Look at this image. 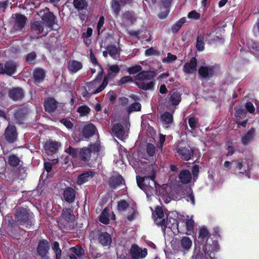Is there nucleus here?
I'll return each instance as SVG.
<instances>
[{
	"instance_id": "obj_1",
	"label": "nucleus",
	"mask_w": 259,
	"mask_h": 259,
	"mask_svg": "<svg viewBox=\"0 0 259 259\" xmlns=\"http://www.w3.org/2000/svg\"><path fill=\"white\" fill-rule=\"evenodd\" d=\"M192 179H180L178 181L171 182L168 184L167 193H169L177 200L185 198L186 200L194 205L195 197L193 190L189 185Z\"/></svg>"
},
{
	"instance_id": "obj_2",
	"label": "nucleus",
	"mask_w": 259,
	"mask_h": 259,
	"mask_svg": "<svg viewBox=\"0 0 259 259\" xmlns=\"http://www.w3.org/2000/svg\"><path fill=\"white\" fill-rule=\"evenodd\" d=\"M156 75L154 71H141L135 76L136 84L141 90L152 91L155 85L154 78Z\"/></svg>"
},
{
	"instance_id": "obj_3",
	"label": "nucleus",
	"mask_w": 259,
	"mask_h": 259,
	"mask_svg": "<svg viewBox=\"0 0 259 259\" xmlns=\"http://www.w3.org/2000/svg\"><path fill=\"white\" fill-rule=\"evenodd\" d=\"M220 246L218 242L212 241V244L206 242L203 244L202 250L199 247L196 253L195 259H213L214 253L219 250Z\"/></svg>"
},
{
	"instance_id": "obj_4",
	"label": "nucleus",
	"mask_w": 259,
	"mask_h": 259,
	"mask_svg": "<svg viewBox=\"0 0 259 259\" xmlns=\"http://www.w3.org/2000/svg\"><path fill=\"white\" fill-rule=\"evenodd\" d=\"M29 217V209L23 207H19L15 214V219L18 224L25 226L26 227H30L31 225V222Z\"/></svg>"
},
{
	"instance_id": "obj_5",
	"label": "nucleus",
	"mask_w": 259,
	"mask_h": 259,
	"mask_svg": "<svg viewBox=\"0 0 259 259\" xmlns=\"http://www.w3.org/2000/svg\"><path fill=\"white\" fill-rule=\"evenodd\" d=\"M74 7L78 12V16L82 20H87L90 14L89 3L87 0H73Z\"/></svg>"
},
{
	"instance_id": "obj_6",
	"label": "nucleus",
	"mask_w": 259,
	"mask_h": 259,
	"mask_svg": "<svg viewBox=\"0 0 259 259\" xmlns=\"http://www.w3.org/2000/svg\"><path fill=\"white\" fill-rule=\"evenodd\" d=\"M3 136L9 144H14L18 139V132L17 127L13 123L9 122L5 130Z\"/></svg>"
},
{
	"instance_id": "obj_7",
	"label": "nucleus",
	"mask_w": 259,
	"mask_h": 259,
	"mask_svg": "<svg viewBox=\"0 0 259 259\" xmlns=\"http://www.w3.org/2000/svg\"><path fill=\"white\" fill-rule=\"evenodd\" d=\"M28 113L27 107L20 106L14 111L13 115L14 121L19 125L25 123Z\"/></svg>"
},
{
	"instance_id": "obj_8",
	"label": "nucleus",
	"mask_w": 259,
	"mask_h": 259,
	"mask_svg": "<svg viewBox=\"0 0 259 259\" xmlns=\"http://www.w3.org/2000/svg\"><path fill=\"white\" fill-rule=\"evenodd\" d=\"M175 151L183 160L188 161L193 156L194 149L189 145H179Z\"/></svg>"
},
{
	"instance_id": "obj_9",
	"label": "nucleus",
	"mask_w": 259,
	"mask_h": 259,
	"mask_svg": "<svg viewBox=\"0 0 259 259\" xmlns=\"http://www.w3.org/2000/svg\"><path fill=\"white\" fill-rule=\"evenodd\" d=\"M204 65L201 66L198 69V74L201 78L209 80L215 74V65H205V63H202Z\"/></svg>"
},
{
	"instance_id": "obj_10",
	"label": "nucleus",
	"mask_w": 259,
	"mask_h": 259,
	"mask_svg": "<svg viewBox=\"0 0 259 259\" xmlns=\"http://www.w3.org/2000/svg\"><path fill=\"white\" fill-rule=\"evenodd\" d=\"M40 18L41 21L47 27L50 28V31L53 30L54 26L57 24L56 17L49 9L44 11Z\"/></svg>"
},
{
	"instance_id": "obj_11",
	"label": "nucleus",
	"mask_w": 259,
	"mask_h": 259,
	"mask_svg": "<svg viewBox=\"0 0 259 259\" xmlns=\"http://www.w3.org/2000/svg\"><path fill=\"white\" fill-rule=\"evenodd\" d=\"M8 96L12 101L16 102L21 101L25 97V92L21 87H13L9 89Z\"/></svg>"
},
{
	"instance_id": "obj_12",
	"label": "nucleus",
	"mask_w": 259,
	"mask_h": 259,
	"mask_svg": "<svg viewBox=\"0 0 259 259\" xmlns=\"http://www.w3.org/2000/svg\"><path fill=\"white\" fill-rule=\"evenodd\" d=\"M129 253L132 259H142L145 258L147 254L146 248H141L136 244L132 245Z\"/></svg>"
},
{
	"instance_id": "obj_13",
	"label": "nucleus",
	"mask_w": 259,
	"mask_h": 259,
	"mask_svg": "<svg viewBox=\"0 0 259 259\" xmlns=\"http://www.w3.org/2000/svg\"><path fill=\"white\" fill-rule=\"evenodd\" d=\"M77 192L71 187H67L63 190L62 199L68 203L74 202Z\"/></svg>"
},
{
	"instance_id": "obj_14",
	"label": "nucleus",
	"mask_w": 259,
	"mask_h": 259,
	"mask_svg": "<svg viewBox=\"0 0 259 259\" xmlns=\"http://www.w3.org/2000/svg\"><path fill=\"white\" fill-rule=\"evenodd\" d=\"M16 65L12 61H7L4 64L1 63L0 74H6L9 76H11L16 72Z\"/></svg>"
},
{
	"instance_id": "obj_15",
	"label": "nucleus",
	"mask_w": 259,
	"mask_h": 259,
	"mask_svg": "<svg viewBox=\"0 0 259 259\" xmlns=\"http://www.w3.org/2000/svg\"><path fill=\"white\" fill-rule=\"evenodd\" d=\"M182 93L177 90H173L170 91L167 96V103L174 106H177L181 102Z\"/></svg>"
},
{
	"instance_id": "obj_16",
	"label": "nucleus",
	"mask_w": 259,
	"mask_h": 259,
	"mask_svg": "<svg viewBox=\"0 0 259 259\" xmlns=\"http://www.w3.org/2000/svg\"><path fill=\"white\" fill-rule=\"evenodd\" d=\"M88 87L89 92L91 93V95L97 94L101 92L107 86L106 79H103L101 84L97 88V83L95 81H92L91 82H88L86 83Z\"/></svg>"
},
{
	"instance_id": "obj_17",
	"label": "nucleus",
	"mask_w": 259,
	"mask_h": 259,
	"mask_svg": "<svg viewBox=\"0 0 259 259\" xmlns=\"http://www.w3.org/2000/svg\"><path fill=\"white\" fill-rule=\"evenodd\" d=\"M197 65V60L195 57H193L189 62L185 63L183 71L186 74H192L196 71Z\"/></svg>"
},
{
	"instance_id": "obj_18",
	"label": "nucleus",
	"mask_w": 259,
	"mask_h": 259,
	"mask_svg": "<svg viewBox=\"0 0 259 259\" xmlns=\"http://www.w3.org/2000/svg\"><path fill=\"white\" fill-rule=\"evenodd\" d=\"M27 19L22 14H16L13 28L15 31H21L25 27Z\"/></svg>"
},
{
	"instance_id": "obj_19",
	"label": "nucleus",
	"mask_w": 259,
	"mask_h": 259,
	"mask_svg": "<svg viewBox=\"0 0 259 259\" xmlns=\"http://www.w3.org/2000/svg\"><path fill=\"white\" fill-rule=\"evenodd\" d=\"M60 145L58 142L48 140L44 143V148L48 155L53 154L58 151Z\"/></svg>"
},
{
	"instance_id": "obj_20",
	"label": "nucleus",
	"mask_w": 259,
	"mask_h": 259,
	"mask_svg": "<svg viewBox=\"0 0 259 259\" xmlns=\"http://www.w3.org/2000/svg\"><path fill=\"white\" fill-rule=\"evenodd\" d=\"M33 82L36 85H38L45 80L46 72L44 69L41 68H36L34 69L32 73Z\"/></svg>"
},
{
	"instance_id": "obj_21",
	"label": "nucleus",
	"mask_w": 259,
	"mask_h": 259,
	"mask_svg": "<svg viewBox=\"0 0 259 259\" xmlns=\"http://www.w3.org/2000/svg\"><path fill=\"white\" fill-rule=\"evenodd\" d=\"M50 248L49 242L46 239H41L39 241L36 247L38 255H46Z\"/></svg>"
},
{
	"instance_id": "obj_22",
	"label": "nucleus",
	"mask_w": 259,
	"mask_h": 259,
	"mask_svg": "<svg viewBox=\"0 0 259 259\" xmlns=\"http://www.w3.org/2000/svg\"><path fill=\"white\" fill-rule=\"evenodd\" d=\"M44 106L45 111L48 113H52L56 111L58 107V102L54 98H49L45 101Z\"/></svg>"
},
{
	"instance_id": "obj_23",
	"label": "nucleus",
	"mask_w": 259,
	"mask_h": 259,
	"mask_svg": "<svg viewBox=\"0 0 259 259\" xmlns=\"http://www.w3.org/2000/svg\"><path fill=\"white\" fill-rule=\"evenodd\" d=\"M120 72V68L118 65H111L109 66L108 73L105 75L103 79H106L107 85L108 83L109 79H113Z\"/></svg>"
},
{
	"instance_id": "obj_24",
	"label": "nucleus",
	"mask_w": 259,
	"mask_h": 259,
	"mask_svg": "<svg viewBox=\"0 0 259 259\" xmlns=\"http://www.w3.org/2000/svg\"><path fill=\"white\" fill-rule=\"evenodd\" d=\"M136 180H145L149 181V183L148 184V191H150L151 190H157V188H158L159 191H160V188H162L164 189L165 192L167 191L168 184H163L160 185L157 183L156 179H136Z\"/></svg>"
},
{
	"instance_id": "obj_25",
	"label": "nucleus",
	"mask_w": 259,
	"mask_h": 259,
	"mask_svg": "<svg viewBox=\"0 0 259 259\" xmlns=\"http://www.w3.org/2000/svg\"><path fill=\"white\" fill-rule=\"evenodd\" d=\"M44 24L41 21H33L30 22V31L35 34L42 33L44 30Z\"/></svg>"
},
{
	"instance_id": "obj_26",
	"label": "nucleus",
	"mask_w": 259,
	"mask_h": 259,
	"mask_svg": "<svg viewBox=\"0 0 259 259\" xmlns=\"http://www.w3.org/2000/svg\"><path fill=\"white\" fill-rule=\"evenodd\" d=\"M97 131V128L93 123H88L83 126L82 130V135L85 138H89L94 136Z\"/></svg>"
},
{
	"instance_id": "obj_27",
	"label": "nucleus",
	"mask_w": 259,
	"mask_h": 259,
	"mask_svg": "<svg viewBox=\"0 0 259 259\" xmlns=\"http://www.w3.org/2000/svg\"><path fill=\"white\" fill-rule=\"evenodd\" d=\"M155 214L157 218L155 220L156 224L161 227H166L164 217V213L161 207L157 206L155 208Z\"/></svg>"
},
{
	"instance_id": "obj_28",
	"label": "nucleus",
	"mask_w": 259,
	"mask_h": 259,
	"mask_svg": "<svg viewBox=\"0 0 259 259\" xmlns=\"http://www.w3.org/2000/svg\"><path fill=\"white\" fill-rule=\"evenodd\" d=\"M173 113L174 111L172 112L166 111L161 115L160 120L166 127H169L174 122Z\"/></svg>"
},
{
	"instance_id": "obj_29",
	"label": "nucleus",
	"mask_w": 259,
	"mask_h": 259,
	"mask_svg": "<svg viewBox=\"0 0 259 259\" xmlns=\"http://www.w3.org/2000/svg\"><path fill=\"white\" fill-rule=\"evenodd\" d=\"M91 157V153L89 148L84 147L79 150L78 158L80 161L84 162H89L90 160Z\"/></svg>"
},
{
	"instance_id": "obj_30",
	"label": "nucleus",
	"mask_w": 259,
	"mask_h": 259,
	"mask_svg": "<svg viewBox=\"0 0 259 259\" xmlns=\"http://www.w3.org/2000/svg\"><path fill=\"white\" fill-rule=\"evenodd\" d=\"M112 132L113 135L119 139H122L124 135L125 131L123 125L120 123H115L112 127Z\"/></svg>"
},
{
	"instance_id": "obj_31",
	"label": "nucleus",
	"mask_w": 259,
	"mask_h": 259,
	"mask_svg": "<svg viewBox=\"0 0 259 259\" xmlns=\"http://www.w3.org/2000/svg\"><path fill=\"white\" fill-rule=\"evenodd\" d=\"M99 242L103 246L110 245L112 242L111 235L107 232H101L99 235Z\"/></svg>"
},
{
	"instance_id": "obj_32",
	"label": "nucleus",
	"mask_w": 259,
	"mask_h": 259,
	"mask_svg": "<svg viewBox=\"0 0 259 259\" xmlns=\"http://www.w3.org/2000/svg\"><path fill=\"white\" fill-rule=\"evenodd\" d=\"M255 130L253 127H251L247 133L241 139V143L244 146H247L253 139Z\"/></svg>"
},
{
	"instance_id": "obj_33",
	"label": "nucleus",
	"mask_w": 259,
	"mask_h": 259,
	"mask_svg": "<svg viewBox=\"0 0 259 259\" xmlns=\"http://www.w3.org/2000/svg\"><path fill=\"white\" fill-rule=\"evenodd\" d=\"M83 67L82 64L76 60H70L68 62V69L71 73H75Z\"/></svg>"
},
{
	"instance_id": "obj_34",
	"label": "nucleus",
	"mask_w": 259,
	"mask_h": 259,
	"mask_svg": "<svg viewBox=\"0 0 259 259\" xmlns=\"http://www.w3.org/2000/svg\"><path fill=\"white\" fill-rule=\"evenodd\" d=\"M61 217L67 223L72 222L74 218L73 209L69 208H63L62 211Z\"/></svg>"
},
{
	"instance_id": "obj_35",
	"label": "nucleus",
	"mask_w": 259,
	"mask_h": 259,
	"mask_svg": "<svg viewBox=\"0 0 259 259\" xmlns=\"http://www.w3.org/2000/svg\"><path fill=\"white\" fill-rule=\"evenodd\" d=\"M70 251L75 254L79 259H82L84 254L85 250L80 245H76L69 249Z\"/></svg>"
},
{
	"instance_id": "obj_36",
	"label": "nucleus",
	"mask_w": 259,
	"mask_h": 259,
	"mask_svg": "<svg viewBox=\"0 0 259 259\" xmlns=\"http://www.w3.org/2000/svg\"><path fill=\"white\" fill-rule=\"evenodd\" d=\"M109 209L107 207H105L102 210L99 217V221L101 223L105 225H108L109 223Z\"/></svg>"
},
{
	"instance_id": "obj_37",
	"label": "nucleus",
	"mask_w": 259,
	"mask_h": 259,
	"mask_svg": "<svg viewBox=\"0 0 259 259\" xmlns=\"http://www.w3.org/2000/svg\"><path fill=\"white\" fill-rule=\"evenodd\" d=\"M204 36L203 34H199L196 39V48L197 51L202 52L204 50Z\"/></svg>"
},
{
	"instance_id": "obj_38",
	"label": "nucleus",
	"mask_w": 259,
	"mask_h": 259,
	"mask_svg": "<svg viewBox=\"0 0 259 259\" xmlns=\"http://www.w3.org/2000/svg\"><path fill=\"white\" fill-rule=\"evenodd\" d=\"M201 241L204 242L206 240L205 243L207 242L209 238V233L207 229L205 228H202L199 230V235L198 237Z\"/></svg>"
},
{
	"instance_id": "obj_39",
	"label": "nucleus",
	"mask_w": 259,
	"mask_h": 259,
	"mask_svg": "<svg viewBox=\"0 0 259 259\" xmlns=\"http://www.w3.org/2000/svg\"><path fill=\"white\" fill-rule=\"evenodd\" d=\"M186 22V18L182 17L177 21L171 27V31L174 33H177L183 25Z\"/></svg>"
},
{
	"instance_id": "obj_40",
	"label": "nucleus",
	"mask_w": 259,
	"mask_h": 259,
	"mask_svg": "<svg viewBox=\"0 0 259 259\" xmlns=\"http://www.w3.org/2000/svg\"><path fill=\"white\" fill-rule=\"evenodd\" d=\"M232 163H234L235 165V167L238 170H239V173L244 174H245V176H248L246 172V169L245 165L243 164L242 160H236L232 161Z\"/></svg>"
},
{
	"instance_id": "obj_41",
	"label": "nucleus",
	"mask_w": 259,
	"mask_h": 259,
	"mask_svg": "<svg viewBox=\"0 0 259 259\" xmlns=\"http://www.w3.org/2000/svg\"><path fill=\"white\" fill-rule=\"evenodd\" d=\"M8 160V163L12 167H16L19 165L21 162L20 158L15 154L10 155Z\"/></svg>"
},
{
	"instance_id": "obj_42",
	"label": "nucleus",
	"mask_w": 259,
	"mask_h": 259,
	"mask_svg": "<svg viewBox=\"0 0 259 259\" xmlns=\"http://www.w3.org/2000/svg\"><path fill=\"white\" fill-rule=\"evenodd\" d=\"M181 245L184 250H189L192 245L191 240L188 237H183L181 240Z\"/></svg>"
},
{
	"instance_id": "obj_43",
	"label": "nucleus",
	"mask_w": 259,
	"mask_h": 259,
	"mask_svg": "<svg viewBox=\"0 0 259 259\" xmlns=\"http://www.w3.org/2000/svg\"><path fill=\"white\" fill-rule=\"evenodd\" d=\"M124 183V179H109L108 184L112 189H116L118 186Z\"/></svg>"
},
{
	"instance_id": "obj_44",
	"label": "nucleus",
	"mask_w": 259,
	"mask_h": 259,
	"mask_svg": "<svg viewBox=\"0 0 259 259\" xmlns=\"http://www.w3.org/2000/svg\"><path fill=\"white\" fill-rule=\"evenodd\" d=\"M52 249L56 254L55 259H61L62 250L58 242L55 241L52 245Z\"/></svg>"
},
{
	"instance_id": "obj_45",
	"label": "nucleus",
	"mask_w": 259,
	"mask_h": 259,
	"mask_svg": "<svg viewBox=\"0 0 259 259\" xmlns=\"http://www.w3.org/2000/svg\"><path fill=\"white\" fill-rule=\"evenodd\" d=\"M106 49L108 51L109 55L113 58H114L115 55L119 54L118 49L115 45H109L106 47Z\"/></svg>"
},
{
	"instance_id": "obj_46",
	"label": "nucleus",
	"mask_w": 259,
	"mask_h": 259,
	"mask_svg": "<svg viewBox=\"0 0 259 259\" xmlns=\"http://www.w3.org/2000/svg\"><path fill=\"white\" fill-rule=\"evenodd\" d=\"M64 151L71 156L73 158H77L78 157L79 150L78 148H74L72 146H69Z\"/></svg>"
},
{
	"instance_id": "obj_47",
	"label": "nucleus",
	"mask_w": 259,
	"mask_h": 259,
	"mask_svg": "<svg viewBox=\"0 0 259 259\" xmlns=\"http://www.w3.org/2000/svg\"><path fill=\"white\" fill-rule=\"evenodd\" d=\"M188 123L192 131H194L197 127L198 124V118L194 115H190L188 118Z\"/></svg>"
},
{
	"instance_id": "obj_48",
	"label": "nucleus",
	"mask_w": 259,
	"mask_h": 259,
	"mask_svg": "<svg viewBox=\"0 0 259 259\" xmlns=\"http://www.w3.org/2000/svg\"><path fill=\"white\" fill-rule=\"evenodd\" d=\"M91 111V109L87 105H81L79 106L77 109V112L79 113L80 116H86Z\"/></svg>"
},
{
	"instance_id": "obj_49",
	"label": "nucleus",
	"mask_w": 259,
	"mask_h": 259,
	"mask_svg": "<svg viewBox=\"0 0 259 259\" xmlns=\"http://www.w3.org/2000/svg\"><path fill=\"white\" fill-rule=\"evenodd\" d=\"M37 57L36 54L33 51L27 54L25 58V62L29 64H33Z\"/></svg>"
},
{
	"instance_id": "obj_50",
	"label": "nucleus",
	"mask_w": 259,
	"mask_h": 259,
	"mask_svg": "<svg viewBox=\"0 0 259 259\" xmlns=\"http://www.w3.org/2000/svg\"><path fill=\"white\" fill-rule=\"evenodd\" d=\"M142 70V67L139 65H136L134 66L128 67L127 69V72L130 75L140 73Z\"/></svg>"
},
{
	"instance_id": "obj_51",
	"label": "nucleus",
	"mask_w": 259,
	"mask_h": 259,
	"mask_svg": "<svg viewBox=\"0 0 259 259\" xmlns=\"http://www.w3.org/2000/svg\"><path fill=\"white\" fill-rule=\"evenodd\" d=\"M141 109V105L139 102H136L132 103L127 108L129 113L134 111H139Z\"/></svg>"
},
{
	"instance_id": "obj_52",
	"label": "nucleus",
	"mask_w": 259,
	"mask_h": 259,
	"mask_svg": "<svg viewBox=\"0 0 259 259\" xmlns=\"http://www.w3.org/2000/svg\"><path fill=\"white\" fill-rule=\"evenodd\" d=\"M111 8L113 12L118 15L120 11V4L117 0H112L111 2Z\"/></svg>"
},
{
	"instance_id": "obj_53",
	"label": "nucleus",
	"mask_w": 259,
	"mask_h": 259,
	"mask_svg": "<svg viewBox=\"0 0 259 259\" xmlns=\"http://www.w3.org/2000/svg\"><path fill=\"white\" fill-rule=\"evenodd\" d=\"M145 55L147 56H159L161 55L160 51L155 50L153 47H150L146 50Z\"/></svg>"
},
{
	"instance_id": "obj_54",
	"label": "nucleus",
	"mask_w": 259,
	"mask_h": 259,
	"mask_svg": "<svg viewBox=\"0 0 259 259\" xmlns=\"http://www.w3.org/2000/svg\"><path fill=\"white\" fill-rule=\"evenodd\" d=\"M148 181H141L137 180V183L138 187L142 190L145 192L148 191V184L149 183Z\"/></svg>"
},
{
	"instance_id": "obj_55",
	"label": "nucleus",
	"mask_w": 259,
	"mask_h": 259,
	"mask_svg": "<svg viewBox=\"0 0 259 259\" xmlns=\"http://www.w3.org/2000/svg\"><path fill=\"white\" fill-rule=\"evenodd\" d=\"M133 81V78L130 76H124L121 77L117 81V85L118 86H122L126 83H130Z\"/></svg>"
},
{
	"instance_id": "obj_56",
	"label": "nucleus",
	"mask_w": 259,
	"mask_h": 259,
	"mask_svg": "<svg viewBox=\"0 0 259 259\" xmlns=\"http://www.w3.org/2000/svg\"><path fill=\"white\" fill-rule=\"evenodd\" d=\"M177 59L176 55L171 54L170 53H168L167 57L163 58L162 61L164 63H170Z\"/></svg>"
},
{
	"instance_id": "obj_57",
	"label": "nucleus",
	"mask_w": 259,
	"mask_h": 259,
	"mask_svg": "<svg viewBox=\"0 0 259 259\" xmlns=\"http://www.w3.org/2000/svg\"><path fill=\"white\" fill-rule=\"evenodd\" d=\"M129 206V204L125 200H120L117 204L118 209L119 211H125Z\"/></svg>"
},
{
	"instance_id": "obj_58",
	"label": "nucleus",
	"mask_w": 259,
	"mask_h": 259,
	"mask_svg": "<svg viewBox=\"0 0 259 259\" xmlns=\"http://www.w3.org/2000/svg\"><path fill=\"white\" fill-rule=\"evenodd\" d=\"M95 175V172L92 170H87L80 174L77 178H93Z\"/></svg>"
},
{
	"instance_id": "obj_59",
	"label": "nucleus",
	"mask_w": 259,
	"mask_h": 259,
	"mask_svg": "<svg viewBox=\"0 0 259 259\" xmlns=\"http://www.w3.org/2000/svg\"><path fill=\"white\" fill-rule=\"evenodd\" d=\"M149 169L150 171V175L145 176V177H141L139 176H136V178H156V173L157 170L154 168L153 166L149 167Z\"/></svg>"
},
{
	"instance_id": "obj_60",
	"label": "nucleus",
	"mask_w": 259,
	"mask_h": 259,
	"mask_svg": "<svg viewBox=\"0 0 259 259\" xmlns=\"http://www.w3.org/2000/svg\"><path fill=\"white\" fill-rule=\"evenodd\" d=\"M88 148L91 150V153H98L101 150V146L98 143L90 144Z\"/></svg>"
},
{
	"instance_id": "obj_61",
	"label": "nucleus",
	"mask_w": 259,
	"mask_h": 259,
	"mask_svg": "<svg viewBox=\"0 0 259 259\" xmlns=\"http://www.w3.org/2000/svg\"><path fill=\"white\" fill-rule=\"evenodd\" d=\"M186 230L188 232H193L194 227V221L192 219L187 220L185 223Z\"/></svg>"
},
{
	"instance_id": "obj_62",
	"label": "nucleus",
	"mask_w": 259,
	"mask_h": 259,
	"mask_svg": "<svg viewBox=\"0 0 259 259\" xmlns=\"http://www.w3.org/2000/svg\"><path fill=\"white\" fill-rule=\"evenodd\" d=\"M147 153L148 155L153 156L155 153V147L154 145L151 143H149L146 147Z\"/></svg>"
},
{
	"instance_id": "obj_63",
	"label": "nucleus",
	"mask_w": 259,
	"mask_h": 259,
	"mask_svg": "<svg viewBox=\"0 0 259 259\" xmlns=\"http://www.w3.org/2000/svg\"><path fill=\"white\" fill-rule=\"evenodd\" d=\"M178 178H192L191 172L188 169L182 170L178 175Z\"/></svg>"
},
{
	"instance_id": "obj_64",
	"label": "nucleus",
	"mask_w": 259,
	"mask_h": 259,
	"mask_svg": "<svg viewBox=\"0 0 259 259\" xmlns=\"http://www.w3.org/2000/svg\"><path fill=\"white\" fill-rule=\"evenodd\" d=\"M60 122L64 125L67 128L71 129L73 126L72 122L67 118H62L60 120Z\"/></svg>"
}]
</instances>
